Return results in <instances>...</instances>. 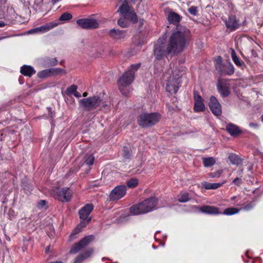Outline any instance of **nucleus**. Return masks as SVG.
Listing matches in <instances>:
<instances>
[{
	"instance_id": "f257e3e1",
	"label": "nucleus",
	"mask_w": 263,
	"mask_h": 263,
	"mask_svg": "<svg viewBox=\"0 0 263 263\" xmlns=\"http://www.w3.org/2000/svg\"><path fill=\"white\" fill-rule=\"evenodd\" d=\"M190 31L186 28L173 32L169 39L168 51L178 53L183 51L188 43Z\"/></svg>"
},
{
	"instance_id": "f03ea898",
	"label": "nucleus",
	"mask_w": 263,
	"mask_h": 263,
	"mask_svg": "<svg viewBox=\"0 0 263 263\" xmlns=\"http://www.w3.org/2000/svg\"><path fill=\"white\" fill-rule=\"evenodd\" d=\"M79 103L81 107L87 111H91L97 109L103 110L109 109L107 102L97 96L81 99Z\"/></svg>"
},
{
	"instance_id": "7ed1b4c3",
	"label": "nucleus",
	"mask_w": 263,
	"mask_h": 263,
	"mask_svg": "<svg viewBox=\"0 0 263 263\" xmlns=\"http://www.w3.org/2000/svg\"><path fill=\"white\" fill-rule=\"evenodd\" d=\"M141 66V63L134 64L130 66L128 70L124 73L118 80V85L120 91L125 96H127L128 88L134 79L135 71Z\"/></svg>"
},
{
	"instance_id": "20e7f679",
	"label": "nucleus",
	"mask_w": 263,
	"mask_h": 263,
	"mask_svg": "<svg viewBox=\"0 0 263 263\" xmlns=\"http://www.w3.org/2000/svg\"><path fill=\"white\" fill-rule=\"evenodd\" d=\"M157 203V198L151 197L144 200L139 204L133 205L130 208V212L134 215L145 214L155 210Z\"/></svg>"
},
{
	"instance_id": "39448f33",
	"label": "nucleus",
	"mask_w": 263,
	"mask_h": 263,
	"mask_svg": "<svg viewBox=\"0 0 263 263\" xmlns=\"http://www.w3.org/2000/svg\"><path fill=\"white\" fill-rule=\"evenodd\" d=\"M160 118V114L157 113L143 112L138 116L137 122L142 127H148L158 122Z\"/></svg>"
},
{
	"instance_id": "423d86ee",
	"label": "nucleus",
	"mask_w": 263,
	"mask_h": 263,
	"mask_svg": "<svg viewBox=\"0 0 263 263\" xmlns=\"http://www.w3.org/2000/svg\"><path fill=\"white\" fill-rule=\"evenodd\" d=\"M93 209V206L92 204H86L82 208L79 212L80 218L82 220L80 224L77 227L71 235H75L81 231V229L85 227L90 221L89 215Z\"/></svg>"
},
{
	"instance_id": "0eeeda50",
	"label": "nucleus",
	"mask_w": 263,
	"mask_h": 263,
	"mask_svg": "<svg viewBox=\"0 0 263 263\" xmlns=\"http://www.w3.org/2000/svg\"><path fill=\"white\" fill-rule=\"evenodd\" d=\"M199 210L201 212L211 214V215H219L223 214L226 215H232L235 214H237L240 211V209H238L235 208H230L225 209L223 213L219 211V209L210 205H203L199 208Z\"/></svg>"
},
{
	"instance_id": "6e6552de",
	"label": "nucleus",
	"mask_w": 263,
	"mask_h": 263,
	"mask_svg": "<svg viewBox=\"0 0 263 263\" xmlns=\"http://www.w3.org/2000/svg\"><path fill=\"white\" fill-rule=\"evenodd\" d=\"M51 195L60 201L65 202L69 201L72 197V192L69 188L55 187L51 190Z\"/></svg>"
},
{
	"instance_id": "1a4fd4ad",
	"label": "nucleus",
	"mask_w": 263,
	"mask_h": 263,
	"mask_svg": "<svg viewBox=\"0 0 263 263\" xmlns=\"http://www.w3.org/2000/svg\"><path fill=\"white\" fill-rule=\"evenodd\" d=\"M166 37L163 36L159 39L156 44L155 46L154 54L156 59L161 60L166 54L173 53V52L168 51V46L166 47L165 41Z\"/></svg>"
},
{
	"instance_id": "9d476101",
	"label": "nucleus",
	"mask_w": 263,
	"mask_h": 263,
	"mask_svg": "<svg viewBox=\"0 0 263 263\" xmlns=\"http://www.w3.org/2000/svg\"><path fill=\"white\" fill-rule=\"evenodd\" d=\"M174 71L172 76H171L167 80L166 89V91L171 93H176L180 87V80L179 74Z\"/></svg>"
},
{
	"instance_id": "9b49d317",
	"label": "nucleus",
	"mask_w": 263,
	"mask_h": 263,
	"mask_svg": "<svg viewBox=\"0 0 263 263\" xmlns=\"http://www.w3.org/2000/svg\"><path fill=\"white\" fill-rule=\"evenodd\" d=\"M94 239L93 235L86 236L82 238L79 242L76 243L70 249V253L76 254L82 249L87 247Z\"/></svg>"
},
{
	"instance_id": "f8f14e48",
	"label": "nucleus",
	"mask_w": 263,
	"mask_h": 263,
	"mask_svg": "<svg viewBox=\"0 0 263 263\" xmlns=\"http://www.w3.org/2000/svg\"><path fill=\"white\" fill-rule=\"evenodd\" d=\"M77 24L80 27L86 29H93L99 27V23L96 19L82 18L77 21Z\"/></svg>"
},
{
	"instance_id": "ddd939ff",
	"label": "nucleus",
	"mask_w": 263,
	"mask_h": 263,
	"mask_svg": "<svg viewBox=\"0 0 263 263\" xmlns=\"http://www.w3.org/2000/svg\"><path fill=\"white\" fill-rule=\"evenodd\" d=\"M126 192V187L124 185H119L115 187L109 195L111 200H117L124 196Z\"/></svg>"
},
{
	"instance_id": "4468645a",
	"label": "nucleus",
	"mask_w": 263,
	"mask_h": 263,
	"mask_svg": "<svg viewBox=\"0 0 263 263\" xmlns=\"http://www.w3.org/2000/svg\"><path fill=\"white\" fill-rule=\"evenodd\" d=\"M58 25V24L56 22H50L44 25L29 30L28 33H45L56 27Z\"/></svg>"
},
{
	"instance_id": "2eb2a0df",
	"label": "nucleus",
	"mask_w": 263,
	"mask_h": 263,
	"mask_svg": "<svg viewBox=\"0 0 263 263\" xmlns=\"http://www.w3.org/2000/svg\"><path fill=\"white\" fill-rule=\"evenodd\" d=\"M210 108L213 114L216 116L221 114V107L217 99L214 96L210 98L209 102Z\"/></svg>"
},
{
	"instance_id": "dca6fc26",
	"label": "nucleus",
	"mask_w": 263,
	"mask_h": 263,
	"mask_svg": "<svg viewBox=\"0 0 263 263\" xmlns=\"http://www.w3.org/2000/svg\"><path fill=\"white\" fill-rule=\"evenodd\" d=\"M194 98L195 101L194 109L195 111L197 112L203 111L205 109V106L202 97L197 92L194 91Z\"/></svg>"
},
{
	"instance_id": "f3484780",
	"label": "nucleus",
	"mask_w": 263,
	"mask_h": 263,
	"mask_svg": "<svg viewBox=\"0 0 263 263\" xmlns=\"http://www.w3.org/2000/svg\"><path fill=\"white\" fill-rule=\"evenodd\" d=\"M224 22L226 27L231 30H236L239 26V22L234 15H230Z\"/></svg>"
},
{
	"instance_id": "a211bd4d",
	"label": "nucleus",
	"mask_w": 263,
	"mask_h": 263,
	"mask_svg": "<svg viewBox=\"0 0 263 263\" xmlns=\"http://www.w3.org/2000/svg\"><path fill=\"white\" fill-rule=\"evenodd\" d=\"M62 71L60 68H49L43 70L38 72L37 76L40 78H46L57 74Z\"/></svg>"
},
{
	"instance_id": "6ab92c4d",
	"label": "nucleus",
	"mask_w": 263,
	"mask_h": 263,
	"mask_svg": "<svg viewBox=\"0 0 263 263\" xmlns=\"http://www.w3.org/2000/svg\"><path fill=\"white\" fill-rule=\"evenodd\" d=\"M20 72L25 76L31 77L36 71L33 67L25 65L21 67Z\"/></svg>"
},
{
	"instance_id": "aec40b11",
	"label": "nucleus",
	"mask_w": 263,
	"mask_h": 263,
	"mask_svg": "<svg viewBox=\"0 0 263 263\" xmlns=\"http://www.w3.org/2000/svg\"><path fill=\"white\" fill-rule=\"evenodd\" d=\"M109 35L115 40H121L125 37V33L124 31L112 29L109 31Z\"/></svg>"
},
{
	"instance_id": "412c9836",
	"label": "nucleus",
	"mask_w": 263,
	"mask_h": 263,
	"mask_svg": "<svg viewBox=\"0 0 263 263\" xmlns=\"http://www.w3.org/2000/svg\"><path fill=\"white\" fill-rule=\"evenodd\" d=\"M227 130L233 136H235L241 133V130L239 127L232 123H229L226 127Z\"/></svg>"
},
{
	"instance_id": "4be33fe9",
	"label": "nucleus",
	"mask_w": 263,
	"mask_h": 263,
	"mask_svg": "<svg viewBox=\"0 0 263 263\" xmlns=\"http://www.w3.org/2000/svg\"><path fill=\"white\" fill-rule=\"evenodd\" d=\"M225 182V181H223L221 183H209L204 182L202 185L206 190H215L222 186Z\"/></svg>"
},
{
	"instance_id": "5701e85b",
	"label": "nucleus",
	"mask_w": 263,
	"mask_h": 263,
	"mask_svg": "<svg viewBox=\"0 0 263 263\" xmlns=\"http://www.w3.org/2000/svg\"><path fill=\"white\" fill-rule=\"evenodd\" d=\"M167 18L170 23L175 24L180 21L181 17L177 13L171 12L168 14Z\"/></svg>"
},
{
	"instance_id": "b1692460",
	"label": "nucleus",
	"mask_w": 263,
	"mask_h": 263,
	"mask_svg": "<svg viewBox=\"0 0 263 263\" xmlns=\"http://www.w3.org/2000/svg\"><path fill=\"white\" fill-rule=\"evenodd\" d=\"M217 87L218 91L222 96L227 97L229 95L230 91L228 87L223 86L220 82H218Z\"/></svg>"
},
{
	"instance_id": "393cba45",
	"label": "nucleus",
	"mask_w": 263,
	"mask_h": 263,
	"mask_svg": "<svg viewBox=\"0 0 263 263\" xmlns=\"http://www.w3.org/2000/svg\"><path fill=\"white\" fill-rule=\"evenodd\" d=\"M228 159L233 165H238L242 162L241 159L237 155L234 154H231Z\"/></svg>"
},
{
	"instance_id": "a878e982",
	"label": "nucleus",
	"mask_w": 263,
	"mask_h": 263,
	"mask_svg": "<svg viewBox=\"0 0 263 263\" xmlns=\"http://www.w3.org/2000/svg\"><path fill=\"white\" fill-rule=\"evenodd\" d=\"M202 162L205 167H208L213 166L216 162L214 157H205L202 158Z\"/></svg>"
},
{
	"instance_id": "bb28decb",
	"label": "nucleus",
	"mask_w": 263,
	"mask_h": 263,
	"mask_svg": "<svg viewBox=\"0 0 263 263\" xmlns=\"http://www.w3.org/2000/svg\"><path fill=\"white\" fill-rule=\"evenodd\" d=\"M215 66L216 70L222 74L223 72L222 70V59L220 57H218L215 60Z\"/></svg>"
},
{
	"instance_id": "cd10ccee",
	"label": "nucleus",
	"mask_w": 263,
	"mask_h": 263,
	"mask_svg": "<svg viewBox=\"0 0 263 263\" xmlns=\"http://www.w3.org/2000/svg\"><path fill=\"white\" fill-rule=\"evenodd\" d=\"M232 59L234 62V63L238 66H241L243 64H244L243 62L241 61L238 57L236 55V54L234 50H232L231 53Z\"/></svg>"
},
{
	"instance_id": "c85d7f7f",
	"label": "nucleus",
	"mask_w": 263,
	"mask_h": 263,
	"mask_svg": "<svg viewBox=\"0 0 263 263\" xmlns=\"http://www.w3.org/2000/svg\"><path fill=\"white\" fill-rule=\"evenodd\" d=\"M178 200L180 202H186L189 200V194L186 192H181L178 197Z\"/></svg>"
},
{
	"instance_id": "c756f323",
	"label": "nucleus",
	"mask_w": 263,
	"mask_h": 263,
	"mask_svg": "<svg viewBox=\"0 0 263 263\" xmlns=\"http://www.w3.org/2000/svg\"><path fill=\"white\" fill-rule=\"evenodd\" d=\"M138 183V180L137 178H133L127 181L126 184L129 188L133 189L136 187Z\"/></svg>"
},
{
	"instance_id": "7c9ffc66",
	"label": "nucleus",
	"mask_w": 263,
	"mask_h": 263,
	"mask_svg": "<svg viewBox=\"0 0 263 263\" xmlns=\"http://www.w3.org/2000/svg\"><path fill=\"white\" fill-rule=\"evenodd\" d=\"M72 17V15L68 12H65L62 14L59 18L61 21H67L71 19Z\"/></svg>"
},
{
	"instance_id": "2f4dec72",
	"label": "nucleus",
	"mask_w": 263,
	"mask_h": 263,
	"mask_svg": "<svg viewBox=\"0 0 263 263\" xmlns=\"http://www.w3.org/2000/svg\"><path fill=\"white\" fill-rule=\"evenodd\" d=\"M77 88L78 87L76 85H71L67 88L66 93L68 96L72 95L77 90Z\"/></svg>"
},
{
	"instance_id": "473e14b6",
	"label": "nucleus",
	"mask_w": 263,
	"mask_h": 263,
	"mask_svg": "<svg viewBox=\"0 0 263 263\" xmlns=\"http://www.w3.org/2000/svg\"><path fill=\"white\" fill-rule=\"evenodd\" d=\"M92 253H93V250L92 249H89L86 251L81 254L80 255H81V256H82V258H83V260H84L85 259L89 257L92 255Z\"/></svg>"
},
{
	"instance_id": "72a5a7b5",
	"label": "nucleus",
	"mask_w": 263,
	"mask_h": 263,
	"mask_svg": "<svg viewBox=\"0 0 263 263\" xmlns=\"http://www.w3.org/2000/svg\"><path fill=\"white\" fill-rule=\"evenodd\" d=\"M234 72V67L233 65L231 63H229L227 67L226 70V74L228 75H232Z\"/></svg>"
},
{
	"instance_id": "f704fd0d",
	"label": "nucleus",
	"mask_w": 263,
	"mask_h": 263,
	"mask_svg": "<svg viewBox=\"0 0 263 263\" xmlns=\"http://www.w3.org/2000/svg\"><path fill=\"white\" fill-rule=\"evenodd\" d=\"M95 157L92 155H89L87 156L85 163L88 165H91L93 164Z\"/></svg>"
},
{
	"instance_id": "c9c22d12",
	"label": "nucleus",
	"mask_w": 263,
	"mask_h": 263,
	"mask_svg": "<svg viewBox=\"0 0 263 263\" xmlns=\"http://www.w3.org/2000/svg\"><path fill=\"white\" fill-rule=\"evenodd\" d=\"M123 156L125 159L129 158L130 154L127 147L124 146L123 149Z\"/></svg>"
},
{
	"instance_id": "e433bc0d",
	"label": "nucleus",
	"mask_w": 263,
	"mask_h": 263,
	"mask_svg": "<svg viewBox=\"0 0 263 263\" xmlns=\"http://www.w3.org/2000/svg\"><path fill=\"white\" fill-rule=\"evenodd\" d=\"M188 11L192 15H197L198 12L197 7L192 6L188 9Z\"/></svg>"
},
{
	"instance_id": "4c0bfd02",
	"label": "nucleus",
	"mask_w": 263,
	"mask_h": 263,
	"mask_svg": "<svg viewBox=\"0 0 263 263\" xmlns=\"http://www.w3.org/2000/svg\"><path fill=\"white\" fill-rule=\"evenodd\" d=\"M118 24L123 28H126L127 27V23L125 21L124 18H120L118 21Z\"/></svg>"
},
{
	"instance_id": "58836bf2",
	"label": "nucleus",
	"mask_w": 263,
	"mask_h": 263,
	"mask_svg": "<svg viewBox=\"0 0 263 263\" xmlns=\"http://www.w3.org/2000/svg\"><path fill=\"white\" fill-rule=\"evenodd\" d=\"M222 173V171L219 170V171H218L214 173H210L209 176L211 178H218L221 176Z\"/></svg>"
},
{
	"instance_id": "ea45409f",
	"label": "nucleus",
	"mask_w": 263,
	"mask_h": 263,
	"mask_svg": "<svg viewBox=\"0 0 263 263\" xmlns=\"http://www.w3.org/2000/svg\"><path fill=\"white\" fill-rule=\"evenodd\" d=\"M242 181L241 178L237 177L235 179H234L232 182L233 184H234L235 185L239 186H240Z\"/></svg>"
},
{
	"instance_id": "a19ab883",
	"label": "nucleus",
	"mask_w": 263,
	"mask_h": 263,
	"mask_svg": "<svg viewBox=\"0 0 263 263\" xmlns=\"http://www.w3.org/2000/svg\"><path fill=\"white\" fill-rule=\"evenodd\" d=\"M254 206V205L252 203H249L247 205H246L243 208H241L240 209V211L242 210H243L245 211H249L251 210Z\"/></svg>"
},
{
	"instance_id": "79ce46f5",
	"label": "nucleus",
	"mask_w": 263,
	"mask_h": 263,
	"mask_svg": "<svg viewBox=\"0 0 263 263\" xmlns=\"http://www.w3.org/2000/svg\"><path fill=\"white\" fill-rule=\"evenodd\" d=\"M84 260H83V258H82V256H81V255L80 254L79 256H78L75 260H74L73 262V263H80L82 261H83Z\"/></svg>"
},
{
	"instance_id": "37998d69",
	"label": "nucleus",
	"mask_w": 263,
	"mask_h": 263,
	"mask_svg": "<svg viewBox=\"0 0 263 263\" xmlns=\"http://www.w3.org/2000/svg\"><path fill=\"white\" fill-rule=\"evenodd\" d=\"M46 203V202L44 200H40L37 204V206L39 208H43Z\"/></svg>"
},
{
	"instance_id": "c03bdc74",
	"label": "nucleus",
	"mask_w": 263,
	"mask_h": 263,
	"mask_svg": "<svg viewBox=\"0 0 263 263\" xmlns=\"http://www.w3.org/2000/svg\"><path fill=\"white\" fill-rule=\"evenodd\" d=\"M72 95L77 98H80L81 97V94L79 92L77 91V90Z\"/></svg>"
},
{
	"instance_id": "a18cd8bd",
	"label": "nucleus",
	"mask_w": 263,
	"mask_h": 263,
	"mask_svg": "<svg viewBox=\"0 0 263 263\" xmlns=\"http://www.w3.org/2000/svg\"><path fill=\"white\" fill-rule=\"evenodd\" d=\"M5 26V23L2 21H0V27H3Z\"/></svg>"
},
{
	"instance_id": "49530a36",
	"label": "nucleus",
	"mask_w": 263,
	"mask_h": 263,
	"mask_svg": "<svg viewBox=\"0 0 263 263\" xmlns=\"http://www.w3.org/2000/svg\"><path fill=\"white\" fill-rule=\"evenodd\" d=\"M87 95H88V93H87V92H84L83 93V96L84 97H87Z\"/></svg>"
},
{
	"instance_id": "de8ad7c7",
	"label": "nucleus",
	"mask_w": 263,
	"mask_h": 263,
	"mask_svg": "<svg viewBox=\"0 0 263 263\" xmlns=\"http://www.w3.org/2000/svg\"><path fill=\"white\" fill-rule=\"evenodd\" d=\"M6 38V36H0V41Z\"/></svg>"
},
{
	"instance_id": "09e8293b",
	"label": "nucleus",
	"mask_w": 263,
	"mask_h": 263,
	"mask_svg": "<svg viewBox=\"0 0 263 263\" xmlns=\"http://www.w3.org/2000/svg\"><path fill=\"white\" fill-rule=\"evenodd\" d=\"M249 125H250V126H254V125H255V124H254V123H250L249 124Z\"/></svg>"
},
{
	"instance_id": "8fccbe9b",
	"label": "nucleus",
	"mask_w": 263,
	"mask_h": 263,
	"mask_svg": "<svg viewBox=\"0 0 263 263\" xmlns=\"http://www.w3.org/2000/svg\"><path fill=\"white\" fill-rule=\"evenodd\" d=\"M236 198V196H233L232 197H231V200H234Z\"/></svg>"
},
{
	"instance_id": "3c124183",
	"label": "nucleus",
	"mask_w": 263,
	"mask_h": 263,
	"mask_svg": "<svg viewBox=\"0 0 263 263\" xmlns=\"http://www.w3.org/2000/svg\"><path fill=\"white\" fill-rule=\"evenodd\" d=\"M193 209H197V206H193Z\"/></svg>"
},
{
	"instance_id": "603ef678",
	"label": "nucleus",
	"mask_w": 263,
	"mask_h": 263,
	"mask_svg": "<svg viewBox=\"0 0 263 263\" xmlns=\"http://www.w3.org/2000/svg\"><path fill=\"white\" fill-rule=\"evenodd\" d=\"M261 120H262V122H263V114H262V116L261 117Z\"/></svg>"
}]
</instances>
